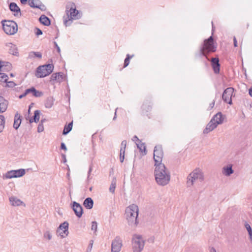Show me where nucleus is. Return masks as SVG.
Here are the masks:
<instances>
[{
    "mask_svg": "<svg viewBox=\"0 0 252 252\" xmlns=\"http://www.w3.org/2000/svg\"><path fill=\"white\" fill-rule=\"evenodd\" d=\"M217 48V43L214 40L213 36L211 35L204 40L203 42L200 44L199 50L195 54V57L196 59H199L204 57L209 60V55L216 52Z\"/></svg>",
    "mask_w": 252,
    "mask_h": 252,
    "instance_id": "nucleus-1",
    "label": "nucleus"
},
{
    "mask_svg": "<svg viewBox=\"0 0 252 252\" xmlns=\"http://www.w3.org/2000/svg\"><path fill=\"white\" fill-rule=\"evenodd\" d=\"M154 175L157 184L160 186L166 185L170 180V173L166 170L165 165L155 166Z\"/></svg>",
    "mask_w": 252,
    "mask_h": 252,
    "instance_id": "nucleus-2",
    "label": "nucleus"
},
{
    "mask_svg": "<svg viewBox=\"0 0 252 252\" xmlns=\"http://www.w3.org/2000/svg\"><path fill=\"white\" fill-rule=\"evenodd\" d=\"M138 207L135 204H131L126 209L125 215L128 224L132 227H136L138 221L137 217L138 216Z\"/></svg>",
    "mask_w": 252,
    "mask_h": 252,
    "instance_id": "nucleus-3",
    "label": "nucleus"
},
{
    "mask_svg": "<svg viewBox=\"0 0 252 252\" xmlns=\"http://www.w3.org/2000/svg\"><path fill=\"white\" fill-rule=\"evenodd\" d=\"M65 12L67 15L68 19H64L63 23L66 27L69 26L72 22V19H78L80 16H78L79 11L76 9V6L74 2L71 3V6H66Z\"/></svg>",
    "mask_w": 252,
    "mask_h": 252,
    "instance_id": "nucleus-4",
    "label": "nucleus"
},
{
    "mask_svg": "<svg viewBox=\"0 0 252 252\" xmlns=\"http://www.w3.org/2000/svg\"><path fill=\"white\" fill-rule=\"evenodd\" d=\"M1 24L4 32L8 35H13L18 31V25L13 21L3 20L1 21Z\"/></svg>",
    "mask_w": 252,
    "mask_h": 252,
    "instance_id": "nucleus-5",
    "label": "nucleus"
},
{
    "mask_svg": "<svg viewBox=\"0 0 252 252\" xmlns=\"http://www.w3.org/2000/svg\"><path fill=\"white\" fill-rule=\"evenodd\" d=\"M54 67V65L52 63L39 66L36 68L35 75L38 78L45 77L53 72Z\"/></svg>",
    "mask_w": 252,
    "mask_h": 252,
    "instance_id": "nucleus-6",
    "label": "nucleus"
},
{
    "mask_svg": "<svg viewBox=\"0 0 252 252\" xmlns=\"http://www.w3.org/2000/svg\"><path fill=\"white\" fill-rule=\"evenodd\" d=\"M197 180H199L200 182L204 180L203 174L199 168L194 169L188 176L187 181L188 187L192 186L194 182Z\"/></svg>",
    "mask_w": 252,
    "mask_h": 252,
    "instance_id": "nucleus-7",
    "label": "nucleus"
},
{
    "mask_svg": "<svg viewBox=\"0 0 252 252\" xmlns=\"http://www.w3.org/2000/svg\"><path fill=\"white\" fill-rule=\"evenodd\" d=\"M132 243L133 252H141L145 245V241L142 236L137 234L134 235L132 239Z\"/></svg>",
    "mask_w": 252,
    "mask_h": 252,
    "instance_id": "nucleus-8",
    "label": "nucleus"
},
{
    "mask_svg": "<svg viewBox=\"0 0 252 252\" xmlns=\"http://www.w3.org/2000/svg\"><path fill=\"white\" fill-rule=\"evenodd\" d=\"M163 157V151L162 146L160 145H156L154 150V160L155 166L164 165L162 163Z\"/></svg>",
    "mask_w": 252,
    "mask_h": 252,
    "instance_id": "nucleus-9",
    "label": "nucleus"
},
{
    "mask_svg": "<svg viewBox=\"0 0 252 252\" xmlns=\"http://www.w3.org/2000/svg\"><path fill=\"white\" fill-rule=\"evenodd\" d=\"M234 91V89L232 87H229L226 88L223 92L222 95V98L224 102L229 104H232V96Z\"/></svg>",
    "mask_w": 252,
    "mask_h": 252,
    "instance_id": "nucleus-10",
    "label": "nucleus"
},
{
    "mask_svg": "<svg viewBox=\"0 0 252 252\" xmlns=\"http://www.w3.org/2000/svg\"><path fill=\"white\" fill-rule=\"evenodd\" d=\"M25 170L24 169L12 170L7 172L5 176L7 179L19 178L24 176L25 174Z\"/></svg>",
    "mask_w": 252,
    "mask_h": 252,
    "instance_id": "nucleus-11",
    "label": "nucleus"
},
{
    "mask_svg": "<svg viewBox=\"0 0 252 252\" xmlns=\"http://www.w3.org/2000/svg\"><path fill=\"white\" fill-rule=\"evenodd\" d=\"M68 225V223L65 221L61 223L58 227L57 233H59L62 238H64L68 235L69 233Z\"/></svg>",
    "mask_w": 252,
    "mask_h": 252,
    "instance_id": "nucleus-12",
    "label": "nucleus"
},
{
    "mask_svg": "<svg viewBox=\"0 0 252 252\" xmlns=\"http://www.w3.org/2000/svg\"><path fill=\"white\" fill-rule=\"evenodd\" d=\"M211 66L215 74H219L220 72V64L219 57L212 58L210 60Z\"/></svg>",
    "mask_w": 252,
    "mask_h": 252,
    "instance_id": "nucleus-13",
    "label": "nucleus"
},
{
    "mask_svg": "<svg viewBox=\"0 0 252 252\" xmlns=\"http://www.w3.org/2000/svg\"><path fill=\"white\" fill-rule=\"evenodd\" d=\"M71 204V208L75 215L78 218H80L83 214V209L82 206L76 201H73Z\"/></svg>",
    "mask_w": 252,
    "mask_h": 252,
    "instance_id": "nucleus-14",
    "label": "nucleus"
},
{
    "mask_svg": "<svg viewBox=\"0 0 252 252\" xmlns=\"http://www.w3.org/2000/svg\"><path fill=\"white\" fill-rule=\"evenodd\" d=\"M122 247V241L119 237H116L111 244V252H119Z\"/></svg>",
    "mask_w": 252,
    "mask_h": 252,
    "instance_id": "nucleus-15",
    "label": "nucleus"
},
{
    "mask_svg": "<svg viewBox=\"0 0 252 252\" xmlns=\"http://www.w3.org/2000/svg\"><path fill=\"white\" fill-rule=\"evenodd\" d=\"M65 76L63 72H59L53 73L50 77V81H56L57 82H62L64 80Z\"/></svg>",
    "mask_w": 252,
    "mask_h": 252,
    "instance_id": "nucleus-16",
    "label": "nucleus"
},
{
    "mask_svg": "<svg viewBox=\"0 0 252 252\" xmlns=\"http://www.w3.org/2000/svg\"><path fill=\"white\" fill-rule=\"evenodd\" d=\"M5 46L9 48V51L8 53L12 55L15 56H19V52L18 51L17 47H16V45L11 43H6L5 44Z\"/></svg>",
    "mask_w": 252,
    "mask_h": 252,
    "instance_id": "nucleus-17",
    "label": "nucleus"
},
{
    "mask_svg": "<svg viewBox=\"0 0 252 252\" xmlns=\"http://www.w3.org/2000/svg\"><path fill=\"white\" fill-rule=\"evenodd\" d=\"M211 119L217 126H218L219 125L223 123L224 120V116L222 114L221 112H219L215 115Z\"/></svg>",
    "mask_w": 252,
    "mask_h": 252,
    "instance_id": "nucleus-18",
    "label": "nucleus"
},
{
    "mask_svg": "<svg viewBox=\"0 0 252 252\" xmlns=\"http://www.w3.org/2000/svg\"><path fill=\"white\" fill-rule=\"evenodd\" d=\"M152 109V103L151 101L148 99H146L142 106L141 109L143 113H146L150 111Z\"/></svg>",
    "mask_w": 252,
    "mask_h": 252,
    "instance_id": "nucleus-19",
    "label": "nucleus"
},
{
    "mask_svg": "<svg viewBox=\"0 0 252 252\" xmlns=\"http://www.w3.org/2000/svg\"><path fill=\"white\" fill-rule=\"evenodd\" d=\"M8 105V101L2 96H0V113L6 111Z\"/></svg>",
    "mask_w": 252,
    "mask_h": 252,
    "instance_id": "nucleus-20",
    "label": "nucleus"
},
{
    "mask_svg": "<svg viewBox=\"0 0 252 252\" xmlns=\"http://www.w3.org/2000/svg\"><path fill=\"white\" fill-rule=\"evenodd\" d=\"M217 125L211 119L210 121L206 125L205 128L203 130L204 134H208L210 131L215 129L217 127Z\"/></svg>",
    "mask_w": 252,
    "mask_h": 252,
    "instance_id": "nucleus-21",
    "label": "nucleus"
},
{
    "mask_svg": "<svg viewBox=\"0 0 252 252\" xmlns=\"http://www.w3.org/2000/svg\"><path fill=\"white\" fill-rule=\"evenodd\" d=\"M9 8L11 11L14 12V16L18 15V13L20 14V15H21V12L20 8L18 7L17 4L14 2H12L9 4Z\"/></svg>",
    "mask_w": 252,
    "mask_h": 252,
    "instance_id": "nucleus-22",
    "label": "nucleus"
},
{
    "mask_svg": "<svg viewBox=\"0 0 252 252\" xmlns=\"http://www.w3.org/2000/svg\"><path fill=\"white\" fill-rule=\"evenodd\" d=\"M234 172V170L232 169V165L229 164L226 166H224L222 168V173L223 175L226 176H229Z\"/></svg>",
    "mask_w": 252,
    "mask_h": 252,
    "instance_id": "nucleus-23",
    "label": "nucleus"
},
{
    "mask_svg": "<svg viewBox=\"0 0 252 252\" xmlns=\"http://www.w3.org/2000/svg\"><path fill=\"white\" fill-rule=\"evenodd\" d=\"M21 118L22 117L18 114V112H17L15 115L13 127L15 129H17L20 126L22 122Z\"/></svg>",
    "mask_w": 252,
    "mask_h": 252,
    "instance_id": "nucleus-24",
    "label": "nucleus"
},
{
    "mask_svg": "<svg viewBox=\"0 0 252 252\" xmlns=\"http://www.w3.org/2000/svg\"><path fill=\"white\" fill-rule=\"evenodd\" d=\"M94 200L91 197L86 198L84 200L83 203L84 206L87 209H92L94 206Z\"/></svg>",
    "mask_w": 252,
    "mask_h": 252,
    "instance_id": "nucleus-25",
    "label": "nucleus"
},
{
    "mask_svg": "<svg viewBox=\"0 0 252 252\" xmlns=\"http://www.w3.org/2000/svg\"><path fill=\"white\" fill-rule=\"evenodd\" d=\"M39 21L41 24L44 26H49L51 25L50 19L45 15H41L39 19Z\"/></svg>",
    "mask_w": 252,
    "mask_h": 252,
    "instance_id": "nucleus-26",
    "label": "nucleus"
},
{
    "mask_svg": "<svg viewBox=\"0 0 252 252\" xmlns=\"http://www.w3.org/2000/svg\"><path fill=\"white\" fill-rule=\"evenodd\" d=\"M40 110H36L34 111L33 116L32 117H31L29 120L30 123L31 124L33 122L37 123V122H38L40 118Z\"/></svg>",
    "mask_w": 252,
    "mask_h": 252,
    "instance_id": "nucleus-27",
    "label": "nucleus"
},
{
    "mask_svg": "<svg viewBox=\"0 0 252 252\" xmlns=\"http://www.w3.org/2000/svg\"><path fill=\"white\" fill-rule=\"evenodd\" d=\"M11 205L14 206H18L22 204L23 202L14 196H11L9 198Z\"/></svg>",
    "mask_w": 252,
    "mask_h": 252,
    "instance_id": "nucleus-28",
    "label": "nucleus"
},
{
    "mask_svg": "<svg viewBox=\"0 0 252 252\" xmlns=\"http://www.w3.org/2000/svg\"><path fill=\"white\" fill-rule=\"evenodd\" d=\"M55 99L53 96H50L48 97L45 101V107L46 108H50L54 105Z\"/></svg>",
    "mask_w": 252,
    "mask_h": 252,
    "instance_id": "nucleus-29",
    "label": "nucleus"
},
{
    "mask_svg": "<svg viewBox=\"0 0 252 252\" xmlns=\"http://www.w3.org/2000/svg\"><path fill=\"white\" fill-rule=\"evenodd\" d=\"M73 121L70 122L68 124L65 125L64 126V128L63 131V134L65 135L67 134L72 128Z\"/></svg>",
    "mask_w": 252,
    "mask_h": 252,
    "instance_id": "nucleus-30",
    "label": "nucleus"
},
{
    "mask_svg": "<svg viewBox=\"0 0 252 252\" xmlns=\"http://www.w3.org/2000/svg\"><path fill=\"white\" fill-rule=\"evenodd\" d=\"M31 94L34 97H41L43 95V93L41 91L37 90L35 87H32L31 88Z\"/></svg>",
    "mask_w": 252,
    "mask_h": 252,
    "instance_id": "nucleus-31",
    "label": "nucleus"
},
{
    "mask_svg": "<svg viewBox=\"0 0 252 252\" xmlns=\"http://www.w3.org/2000/svg\"><path fill=\"white\" fill-rule=\"evenodd\" d=\"M136 145L137 148L139 149L140 152H141L142 153H143V155H145L147 154V151L146 149V146L145 145L144 143H142L141 142L140 143L137 142Z\"/></svg>",
    "mask_w": 252,
    "mask_h": 252,
    "instance_id": "nucleus-32",
    "label": "nucleus"
},
{
    "mask_svg": "<svg viewBox=\"0 0 252 252\" xmlns=\"http://www.w3.org/2000/svg\"><path fill=\"white\" fill-rule=\"evenodd\" d=\"M29 57L30 58L37 57L39 59H41L42 58V54L39 52L32 51L29 53Z\"/></svg>",
    "mask_w": 252,
    "mask_h": 252,
    "instance_id": "nucleus-33",
    "label": "nucleus"
},
{
    "mask_svg": "<svg viewBox=\"0 0 252 252\" xmlns=\"http://www.w3.org/2000/svg\"><path fill=\"white\" fill-rule=\"evenodd\" d=\"M116 187V179L115 178H113L110 187L109 188V191L112 193L115 192V189Z\"/></svg>",
    "mask_w": 252,
    "mask_h": 252,
    "instance_id": "nucleus-34",
    "label": "nucleus"
},
{
    "mask_svg": "<svg viewBox=\"0 0 252 252\" xmlns=\"http://www.w3.org/2000/svg\"><path fill=\"white\" fill-rule=\"evenodd\" d=\"M5 126V118L3 115H0V133H1Z\"/></svg>",
    "mask_w": 252,
    "mask_h": 252,
    "instance_id": "nucleus-35",
    "label": "nucleus"
},
{
    "mask_svg": "<svg viewBox=\"0 0 252 252\" xmlns=\"http://www.w3.org/2000/svg\"><path fill=\"white\" fill-rule=\"evenodd\" d=\"M245 227L248 232L249 235V238L251 242L252 243V229L250 225L247 223L245 224Z\"/></svg>",
    "mask_w": 252,
    "mask_h": 252,
    "instance_id": "nucleus-36",
    "label": "nucleus"
},
{
    "mask_svg": "<svg viewBox=\"0 0 252 252\" xmlns=\"http://www.w3.org/2000/svg\"><path fill=\"white\" fill-rule=\"evenodd\" d=\"M133 56L134 55H130L128 54L126 55V58L124 61V67H126L128 65L130 59H131Z\"/></svg>",
    "mask_w": 252,
    "mask_h": 252,
    "instance_id": "nucleus-37",
    "label": "nucleus"
},
{
    "mask_svg": "<svg viewBox=\"0 0 252 252\" xmlns=\"http://www.w3.org/2000/svg\"><path fill=\"white\" fill-rule=\"evenodd\" d=\"M8 77L7 75L4 73H0V82L5 83L8 80Z\"/></svg>",
    "mask_w": 252,
    "mask_h": 252,
    "instance_id": "nucleus-38",
    "label": "nucleus"
},
{
    "mask_svg": "<svg viewBox=\"0 0 252 252\" xmlns=\"http://www.w3.org/2000/svg\"><path fill=\"white\" fill-rule=\"evenodd\" d=\"M31 94V88L26 89L24 93H23L22 94H20L19 96V98L20 99H22V98H23L24 97L26 96L27 94Z\"/></svg>",
    "mask_w": 252,
    "mask_h": 252,
    "instance_id": "nucleus-39",
    "label": "nucleus"
},
{
    "mask_svg": "<svg viewBox=\"0 0 252 252\" xmlns=\"http://www.w3.org/2000/svg\"><path fill=\"white\" fill-rule=\"evenodd\" d=\"M5 83H6L5 87L13 88L16 85L15 83L13 81H8V80H7V82H5Z\"/></svg>",
    "mask_w": 252,
    "mask_h": 252,
    "instance_id": "nucleus-40",
    "label": "nucleus"
},
{
    "mask_svg": "<svg viewBox=\"0 0 252 252\" xmlns=\"http://www.w3.org/2000/svg\"><path fill=\"white\" fill-rule=\"evenodd\" d=\"M97 229V223L96 221H93L92 222L91 230L94 232H96Z\"/></svg>",
    "mask_w": 252,
    "mask_h": 252,
    "instance_id": "nucleus-41",
    "label": "nucleus"
},
{
    "mask_svg": "<svg viewBox=\"0 0 252 252\" xmlns=\"http://www.w3.org/2000/svg\"><path fill=\"white\" fill-rule=\"evenodd\" d=\"M94 241L91 240L90 241V243L89 246L87 249L86 252H91L92 249Z\"/></svg>",
    "mask_w": 252,
    "mask_h": 252,
    "instance_id": "nucleus-42",
    "label": "nucleus"
},
{
    "mask_svg": "<svg viewBox=\"0 0 252 252\" xmlns=\"http://www.w3.org/2000/svg\"><path fill=\"white\" fill-rule=\"evenodd\" d=\"M44 237L50 240L52 238V235L49 231H46L44 234Z\"/></svg>",
    "mask_w": 252,
    "mask_h": 252,
    "instance_id": "nucleus-43",
    "label": "nucleus"
},
{
    "mask_svg": "<svg viewBox=\"0 0 252 252\" xmlns=\"http://www.w3.org/2000/svg\"><path fill=\"white\" fill-rule=\"evenodd\" d=\"M35 33L37 36H38L41 34H42L43 32L42 31L38 28H35Z\"/></svg>",
    "mask_w": 252,
    "mask_h": 252,
    "instance_id": "nucleus-44",
    "label": "nucleus"
},
{
    "mask_svg": "<svg viewBox=\"0 0 252 252\" xmlns=\"http://www.w3.org/2000/svg\"><path fill=\"white\" fill-rule=\"evenodd\" d=\"M44 130L43 124L39 123L37 126V132L40 133Z\"/></svg>",
    "mask_w": 252,
    "mask_h": 252,
    "instance_id": "nucleus-45",
    "label": "nucleus"
},
{
    "mask_svg": "<svg viewBox=\"0 0 252 252\" xmlns=\"http://www.w3.org/2000/svg\"><path fill=\"white\" fill-rule=\"evenodd\" d=\"M35 0H29V5L32 8H36L37 4H35L34 3Z\"/></svg>",
    "mask_w": 252,
    "mask_h": 252,
    "instance_id": "nucleus-46",
    "label": "nucleus"
},
{
    "mask_svg": "<svg viewBox=\"0 0 252 252\" xmlns=\"http://www.w3.org/2000/svg\"><path fill=\"white\" fill-rule=\"evenodd\" d=\"M37 6L38 7L36 8L40 9L41 11H45L46 9V6L42 2L39 5L37 4Z\"/></svg>",
    "mask_w": 252,
    "mask_h": 252,
    "instance_id": "nucleus-47",
    "label": "nucleus"
},
{
    "mask_svg": "<svg viewBox=\"0 0 252 252\" xmlns=\"http://www.w3.org/2000/svg\"><path fill=\"white\" fill-rule=\"evenodd\" d=\"M93 170V164H91L90 166H89V171L88 172V177H87V179L89 180H90V179H91V178H90V175H91V173L92 172Z\"/></svg>",
    "mask_w": 252,
    "mask_h": 252,
    "instance_id": "nucleus-48",
    "label": "nucleus"
},
{
    "mask_svg": "<svg viewBox=\"0 0 252 252\" xmlns=\"http://www.w3.org/2000/svg\"><path fill=\"white\" fill-rule=\"evenodd\" d=\"M126 146V141L124 140L122 141V142L121 143V149H122V150H125Z\"/></svg>",
    "mask_w": 252,
    "mask_h": 252,
    "instance_id": "nucleus-49",
    "label": "nucleus"
},
{
    "mask_svg": "<svg viewBox=\"0 0 252 252\" xmlns=\"http://www.w3.org/2000/svg\"><path fill=\"white\" fill-rule=\"evenodd\" d=\"M54 44L55 48H56V49L57 50V52L59 54H60V53H61V49H60V48L59 47V46H58L57 43L56 41H54Z\"/></svg>",
    "mask_w": 252,
    "mask_h": 252,
    "instance_id": "nucleus-50",
    "label": "nucleus"
},
{
    "mask_svg": "<svg viewBox=\"0 0 252 252\" xmlns=\"http://www.w3.org/2000/svg\"><path fill=\"white\" fill-rule=\"evenodd\" d=\"M61 149L65 151H67V148L65 144L63 142H62L61 144Z\"/></svg>",
    "mask_w": 252,
    "mask_h": 252,
    "instance_id": "nucleus-51",
    "label": "nucleus"
},
{
    "mask_svg": "<svg viewBox=\"0 0 252 252\" xmlns=\"http://www.w3.org/2000/svg\"><path fill=\"white\" fill-rule=\"evenodd\" d=\"M61 156L63 159V163H65L67 161L65 155L64 154H62Z\"/></svg>",
    "mask_w": 252,
    "mask_h": 252,
    "instance_id": "nucleus-52",
    "label": "nucleus"
},
{
    "mask_svg": "<svg viewBox=\"0 0 252 252\" xmlns=\"http://www.w3.org/2000/svg\"><path fill=\"white\" fill-rule=\"evenodd\" d=\"M215 100H214L213 101V102L210 104L209 106V109L210 110L212 109L214 107V106L215 105Z\"/></svg>",
    "mask_w": 252,
    "mask_h": 252,
    "instance_id": "nucleus-53",
    "label": "nucleus"
},
{
    "mask_svg": "<svg viewBox=\"0 0 252 252\" xmlns=\"http://www.w3.org/2000/svg\"><path fill=\"white\" fill-rule=\"evenodd\" d=\"M233 44H234V46L235 47H236L238 46L237 41V39H236V38L235 37V36L233 37Z\"/></svg>",
    "mask_w": 252,
    "mask_h": 252,
    "instance_id": "nucleus-54",
    "label": "nucleus"
},
{
    "mask_svg": "<svg viewBox=\"0 0 252 252\" xmlns=\"http://www.w3.org/2000/svg\"><path fill=\"white\" fill-rule=\"evenodd\" d=\"M125 150L120 149V157H121V156L125 157Z\"/></svg>",
    "mask_w": 252,
    "mask_h": 252,
    "instance_id": "nucleus-55",
    "label": "nucleus"
},
{
    "mask_svg": "<svg viewBox=\"0 0 252 252\" xmlns=\"http://www.w3.org/2000/svg\"><path fill=\"white\" fill-rule=\"evenodd\" d=\"M215 30V27L214 25L213 22H212V35L213 36L214 32Z\"/></svg>",
    "mask_w": 252,
    "mask_h": 252,
    "instance_id": "nucleus-56",
    "label": "nucleus"
},
{
    "mask_svg": "<svg viewBox=\"0 0 252 252\" xmlns=\"http://www.w3.org/2000/svg\"><path fill=\"white\" fill-rule=\"evenodd\" d=\"M132 140L133 141H135L136 140L137 142H139L140 143L141 142V140H140L137 137V136L135 135L132 138Z\"/></svg>",
    "mask_w": 252,
    "mask_h": 252,
    "instance_id": "nucleus-57",
    "label": "nucleus"
},
{
    "mask_svg": "<svg viewBox=\"0 0 252 252\" xmlns=\"http://www.w3.org/2000/svg\"><path fill=\"white\" fill-rule=\"evenodd\" d=\"M59 36V29L57 28V34H56V36H55V39H57L58 38Z\"/></svg>",
    "mask_w": 252,
    "mask_h": 252,
    "instance_id": "nucleus-58",
    "label": "nucleus"
},
{
    "mask_svg": "<svg viewBox=\"0 0 252 252\" xmlns=\"http://www.w3.org/2000/svg\"><path fill=\"white\" fill-rule=\"evenodd\" d=\"M249 94L252 97V87L249 89Z\"/></svg>",
    "mask_w": 252,
    "mask_h": 252,
    "instance_id": "nucleus-59",
    "label": "nucleus"
},
{
    "mask_svg": "<svg viewBox=\"0 0 252 252\" xmlns=\"http://www.w3.org/2000/svg\"><path fill=\"white\" fill-rule=\"evenodd\" d=\"M125 159V157L121 156L120 157V161L121 163L123 162Z\"/></svg>",
    "mask_w": 252,
    "mask_h": 252,
    "instance_id": "nucleus-60",
    "label": "nucleus"
},
{
    "mask_svg": "<svg viewBox=\"0 0 252 252\" xmlns=\"http://www.w3.org/2000/svg\"><path fill=\"white\" fill-rule=\"evenodd\" d=\"M118 108H116L115 109V115H114V117L113 119V120H115L116 119V118H117V114H116V113H117V110Z\"/></svg>",
    "mask_w": 252,
    "mask_h": 252,
    "instance_id": "nucleus-61",
    "label": "nucleus"
},
{
    "mask_svg": "<svg viewBox=\"0 0 252 252\" xmlns=\"http://www.w3.org/2000/svg\"><path fill=\"white\" fill-rule=\"evenodd\" d=\"M28 0H20L22 4H25L27 3Z\"/></svg>",
    "mask_w": 252,
    "mask_h": 252,
    "instance_id": "nucleus-62",
    "label": "nucleus"
},
{
    "mask_svg": "<svg viewBox=\"0 0 252 252\" xmlns=\"http://www.w3.org/2000/svg\"><path fill=\"white\" fill-rule=\"evenodd\" d=\"M35 4H40L41 3V1L40 0H35Z\"/></svg>",
    "mask_w": 252,
    "mask_h": 252,
    "instance_id": "nucleus-63",
    "label": "nucleus"
},
{
    "mask_svg": "<svg viewBox=\"0 0 252 252\" xmlns=\"http://www.w3.org/2000/svg\"><path fill=\"white\" fill-rule=\"evenodd\" d=\"M46 121H47V120H46V119H41V121H40V124H43V123H44V122H45Z\"/></svg>",
    "mask_w": 252,
    "mask_h": 252,
    "instance_id": "nucleus-64",
    "label": "nucleus"
}]
</instances>
